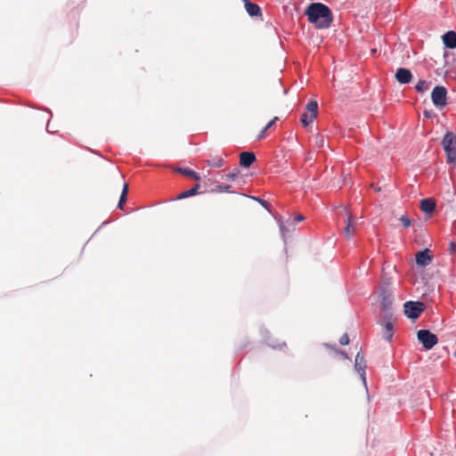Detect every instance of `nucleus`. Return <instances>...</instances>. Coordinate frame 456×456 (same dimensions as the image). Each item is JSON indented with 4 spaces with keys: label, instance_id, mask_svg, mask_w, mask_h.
I'll return each instance as SVG.
<instances>
[{
    "label": "nucleus",
    "instance_id": "33",
    "mask_svg": "<svg viewBox=\"0 0 456 456\" xmlns=\"http://www.w3.org/2000/svg\"><path fill=\"white\" fill-rule=\"evenodd\" d=\"M260 202H261V204H262L263 206L266 207V206H265V204H266V203H265V200H260Z\"/></svg>",
    "mask_w": 456,
    "mask_h": 456
},
{
    "label": "nucleus",
    "instance_id": "26",
    "mask_svg": "<svg viewBox=\"0 0 456 456\" xmlns=\"http://www.w3.org/2000/svg\"><path fill=\"white\" fill-rule=\"evenodd\" d=\"M339 343L342 346H346L349 344V337L346 333L343 334L339 338Z\"/></svg>",
    "mask_w": 456,
    "mask_h": 456
},
{
    "label": "nucleus",
    "instance_id": "32",
    "mask_svg": "<svg viewBox=\"0 0 456 456\" xmlns=\"http://www.w3.org/2000/svg\"><path fill=\"white\" fill-rule=\"evenodd\" d=\"M450 57L448 53L444 54L445 63L447 64V59Z\"/></svg>",
    "mask_w": 456,
    "mask_h": 456
},
{
    "label": "nucleus",
    "instance_id": "4",
    "mask_svg": "<svg viewBox=\"0 0 456 456\" xmlns=\"http://www.w3.org/2000/svg\"><path fill=\"white\" fill-rule=\"evenodd\" d=\"M417 338L427 350H430L438 343L436 335L428 330H419L417 332Z\"/></svg>",
    "mask_w": 456,
    "mask_h": 456
},
{
    "label": "nucleus",
    "instance_id": "24",
    "mask_svg": "<svg viewBox=\"0 0 456 456\" xmlns=\"http://www.w3.org/2000/svg\"><path fill=\"white\" fill-rule=\"evenodd\" d=\"M400 221L404 227H410L411 224V220L407 216H402Z\"/></svg>",
    "mask_w": 456,
    "mask_h": 456
},
{
    "label": "nucleus",
    "instance_id": "6",
    "mask_svg": "<svg viewBox=\"0 0 456 456\" xmlns=\"http://www.w3.org/2000/svg\"><path fill=\"white\" fill-rule=\"evenodd\" d=\"M403 307L404 314L411 319L418 318L424 310V305L420 302L408 301Z\"/></svg>",
    "mask_w": 456,
    "mask_h": 456
},
{
    "label": "nucleus",
    "instance_id": "14",
    "mask_svg": "<svg viewBox=\"0 0 456 456\" xmlns=\"http://www.w3.org/2000/svg\"><path fill=\"white\" fill-rule=\"evenodd\" d=\"M443 42L444 45L450 49L456 48V33L454 31H448L443 36Z\"/></svg>",
    "mask_w": 456,
    "mask_h": 456
},
{
    "label": "nucleus",
    "instance_id": "10",
    "mask_svg": "<svg viewBox=\"0 0 456 456\" xmlns=\"http://www.w3.org/2000/svg\"><path fill=\"white\" fill-rule=\"evenodd\" d=\"M395 78L400 84H409L412 79V74L408 69L399 68L395 72Z\"/></svg>",
    "mask_w": 456,
    "mask_h": 456
},
{
    "label": "nucleus",
    "instance_id": "28",
    "mask_svg": "<svg viewBox=\"0 0 456 456\" xmlns=\"http://www.w3.org/2000/svg\"><path fill=\"white\" fill-rule=\"evenodd\" d=\"M278 120V117L273 118L270 122L267 123V125L265 126L267 130L270 129L275 122Z\"/></svg>",
    "mask_w": 456,
    "mask_h": 456
},
{
    "label": "nucleus",
    "instance_id": "9",
    "mask_svg": "<svg viewBox=\"0 0 456 456\" xmlns=\"http://www.w3.org/2000/svg\"><path fill=\"white\" fill-rule=\"evenodd\" d=\"M417 265L420 266L428 265L433 259L432 255H430L429 250L428 248L419 251L415 256Z\"/></svg>",
    "mask_w": 456,
    "mask_h": 456
},
{
    "label": "nucleus",
    "instance_id": "17",
    "mask_svg": "<svg viewBox=\"0 0 456 456\" xmlns=\"http://www.w3.org/2000/svg\"><path fill=\"white\" fill-rule=\"evenodd\" d=\"M200 185L199 183L195 184L191 189L188 190V191H183L182 193H180L176 199L177 200H183V199H185V198H188V197H191V196H194L196 194L199 193V189H200Z\"/></svg>",
    "mask_w": 456,
    "mask_h": 456
},
{
    "label": "nucleus",
    "instance_id": "1",
    "mask_svg": "<svg viewBox=\"0 0 456 456\" xmlns=\"http://www.w3.org/2000/svg\"><path fill=\"white\" fill-rule=\"evenodd\" d=\"M305 14L310 23L318 29H325L331 26L333 14L331 10L322 3H313L308 5Z\"/></svg>",
    "mask_w": 456,
    "mask_h": 456
},
{
    "label": "nucleus",
    "instance_id": "5",
    "mask_svg": "<svg viewBox=\"0 0 456 456\" xmlns=\"http://www.w3.org/2000/svg\"><path fill=\"white\" fill-rule=\"evenodd\" d=\"M431 99L436 108H443L447 104V90L444 86H436L432 93Z\"/></svg>",
    "mask_w": 456,
    "mask_h": 456
},
{
    "label": "nucleus",
    "instance_id": "7",
    "mask_svg": "<svg viewBox=\"0 0 456 456\" xmlns=\"http://www.w3.org/2000/svg\"><path fill=\"white\" fill-rule=\"evenodd\" d=\"M381 335L387 341H390L394 336V321L391 314L386 316V322L381 329Z\"/></svg>",
    "mask_w": 456,
    "mask_h": 456
},
{
    "label": "nucleus",
    "instance_id": "35",
    "mask_svg": "<svg viewBox=\"0 0 456 456\" xmlns=\"http://www.w3.org/2000/svg\"><path fill=\"white\" fill-rule=\"evenodd\" d=\"M454 140H455V143H456V135H454Z\"/></svg>",
    "mask_w": 456,
    "mask_h": 456
},
{
    "label": "nucleus",
    "instance_id": "22",
    "mask_svg": "<svg viewBox=\"0 0 456 456\" xmlns=\"http://www.w3.org/2000/svg\"><path fill=\"white\" fill-rule=\"evenodd\" d=\"M430 83L425 81V80H419L415 88L419 93H424L429 89Z\"/></svg>",
    "mask_w": 456,
    "mask_h": 456
},
{
    "label": "nucleus",
    "instance_id": "11",
    "mask_svg": "<svg viewBox=\"0 0 456 456\" xmlns=\"http://www.w3.org/2000/svg\"><path fill=\"white\" fill-rule=\"evenodd\" d=\"M366 362L364 359V355L362 354V352H358L355 356V362H354V368L358 371V373L361 375L362 379L365 382V370H366Z\"/></svg>",
    "mask_w": 456,
    "mask_h": 456
},
{
    "label": "nucleus",
    "instance_id": "2",
    "mask_svg": "<svg viewBox=\"0 0 456 456\" xmlns=\"http://www.w3.org/2000/svg\"><path fill=\"white\" fill-rule=\"evenodd\" d=\"M442 145L446 153V160L448 163H455L456 161V143L454 134L447 132L442 141Z\"/></svg>",
    "mask_w": 456,
    "mask_h": 456
},
{
    "label": "nucleus",
    "instance_id": "18",
    "mask_svg": "<svg viewBox=\"0 0 456 456\" xmlns=\"http://www.w3.org/2000/svg\"><path fill=\"white\" fill-rule=\"evenodd\" d=\"M128 190H129L128 183H124L123 188H122V192H121V195H120V198H119V201H118V208H122L123 205L126 202Z\"/></svg>",
    "mask_w": 456,
    "mask_h": 456
},
{
    "label": "nucleus",
    "instance_id": "21",
    "mask_svg": "<svg viewBox=\"0 0 456 456\" xmlns=\"http://www.w3.org/2000/svg\"><path fill=\"white\" fill-rule=\"evenodd\" d=\"M381 305L384 311H388L392 305V297L391 295H384L382 297Z\"/></svg>",
    "mask_w": 456,
    "mask_h": 456
},
{
    "label": "nucleus",
    "instance_id": "16",
    "mask_svg": "<svg viewBox=\"0 0 456 456\" xmlns=\"http://www.w3.org/2000/svg\"><path fill=\"white\" fill-rule=\"evenodd\" d=\"M175 171L180 173V174H182V175H185V176L191 177V178H192L195 181H200V175L198 173L194 172L191 169L178 167V168L175 169Z\"/></svg>",
    "mask_w": 456,
    "mask_h": 456
},
{
    "label": "nucleus",
    "instance_id": "23",
    "mask_svg": "<svg viewBox=\"0 0 456 456\" xmlns=\"http://www.w3.org/2000/svg\"><path fill=\"white\" fill-rule=\"evenodd\" d=\"M240 171L238 168H235L232 173H229L225 175L226 179L229 181H234L238 177Z\"/></svg>",
    "mask_w": 456,
    "mask_h": 456
},
{
    "label": "nucleus",
    "instance_id": "3",
    "mask_svg": "<svg viewBox=\"0 0 456 456\" xmlns=\"http://www.w3.org/2000/svg\"><path fill=\"white\" fill-rule=\"evenodd\" d=\"M318 115V103L316 101H311L307 103L305 112L300 117L303 126H309Z\"/></svg>",
    "mask_w": 456,
    "mask_h": 456
},
{
    "label": "nucleus",
    "instance_id": "29",
    "mask_svg": "<svg viewBox=\"0 0 456 456\" xmlns=\"http://www.w3.org/2000/svg\"><path fill=\"white\" fill-rule=\"evenodd\" d=\"M454 73L453 71V69L452 68H448L446 70H445V76L446 77H452V75Z\"/></svg>",
    "mask_w": 456,
    "mask_h": 456
},
{
    "label": "nucleus",
    "instance_id": "27",
    "mask_svg": "<svg viewBox=\"0 0 456 456\" xmlns=\"http://www.w3.org/2000/svg\"><path fill=\"white\" fill-rule=\"evenodd\" d=\"M266 132H267V129L265 127H264L263 130L257 135L256 141H260V140L264 139Z\"/></svg>",
    "mask_w": 456,
    "mask_h": 456
},
{
    "label": "nucleus",
    "instance_id": "8",
    "mask_svg": "<svg viewBox=\"0 0 456 456\" xmlns=\"http://www.w3.org/2000/svg\"><path fill=\"white\" fill-rule=\"evenodd\" d=\"M356 220L352 215H348L346 220V227L343 231V234L346 238L351 239L356 232Z\"/></svg>",
    "mask_w": 456,
    "mask_h": 456
},
{
    "label": "nucleus",
    "instance_id": "15",
    "mask_svg": "<svg viewBox=\"0 0 456 456\" xmlns=\"http://www.w3.org/2000/svg\"><path fill=\"white\" fill-rule=\"evenodd\" d=\"M419 208L424 213L430 214L436 208V201L431 198L423 199L420 201Z\"/></svg>",
    "mask_w": 456,
    "mask_h": 456
},
{
    "label": "nucleus",
    "instance_id": "13",
    "mask_svg": "<svg viewBox=\"0 0 456 456\" xmlns=\"http://www.w3.org/2000/svg\"><path fill=\"white\" fill-rule=\"evenodd\" d=\"M244 3L245 9L250 16H260L261 8L256 4L250 2L249 0H242Z\"/></svg>",
    "mask_w": 456,
    "mask_h": 456
},
{
    "label": "nucleus",
    "instance_id": "34",
    "mask_svg": "<svg viewBox=\"0 0 456 456\" xmlns=\"http://www.w3.org/2000/svg\"><path fill=\"white\" fill-rule=\"evenodd\" d=\"M342 356L347 357L346 353H342Z\"/></svg>",
    "mask_w": 456,
    "mask_h": 456
},
{
    "label": "nucleus",
    "instance_id": "25",
    "mask_svg": "<svg viewBox=\"0 0 456 456\" xmlns=\"http://www.w3.org/2000/svg\"><path fill=\"white\" fill-rule=\"evenodd\" d=\"M325 143L324 137L322 135L318 134L315 138V145L318 147H323Z\"/></svg>",
    "mask_w": 456,
    "mask_h": 456
},
{
    "label": "nucleus",
    "instance_id": "12",
    "mask_svg": "<svg viewBox=\"0 0 456 456\" xmlns=\"http://www.w3.org/2000/svg\"><path fill=\"white\" fill-rule=\"evenodd\" d=\"M256 156L254 152L243 151L240 154V165L244 167H250L256 161Z\"/></svg>",
    "mask_w": 456,
    "mask_h": 456
},
{
    "label": "nucleus",
    "instance_id": "31",
    "mask_svg": "<svg viewBox=\"0 0 456 456\" xmlns=\"http://www.w3.org/2000/svg\"><path fill=\"white\" fill-rule=\"evenodd\" d=\"M294 219L296 222H301V221L305 220V217L302 215H297V216H295Z\"/></svg>",
    "mask_w": 456,
    "mask_h": 456
},
{
    "label": "nucleus",
    "instance_id": "19",
    "mask_svg": "<svg viewBox=\"0 0 456 456\" xmlns=\"http://www.w3.org/2000/svg\"><path fill=\"white\" fill-rule=\"evenodd\" d=\"M207 164L210 167L218 168L224 165V159L220 156H216L211 159H208Z\"/></svg>",
    "mask_w": 456,
    "mask_h": 456
},
{
    "label": "nucleus",
    "instance_id": "30",
    "mask_svg": "<svg viewBox=\"0 0 456 456\" xmlns=\"http://www.w3.org/2000/svg\"><path fill=\"white\" fill-rule=\"evenodd\" d=\"M449 248L451 252H455L456 250V244L454 242H451L449 245Z\"/></svg>",
    "mask_w": 456,
    "mask_h": 456
},
{
    "label": "nucleus",
    "instance_id": "20",
    "mask_svg": "<svg viewBox=\"0 0 456 456\" xmlns=\"http://www.w3.org/2000/svg\"><path fill=\"white\" fill-rule=\"evenodd\" d=\"M232 186L229 184H218L215 186L213 189H211V192L213 193H220V192H229L232 193L233 191H231Z\"/></svg>",
    "mask_w": 456,
    "mask_h": 456
}]
</instances>
